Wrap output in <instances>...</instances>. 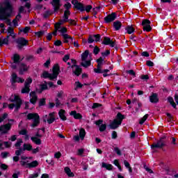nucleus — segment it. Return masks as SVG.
I'll return each instance as SVG.
<instances>
[{
    "label": "nucleus",
    "mask_w": 178,
    "mask_h": 178,
    "mask_svg": "<svg viewBox=\"0 0 178 178\" xmlns=\"http://www.w3.org/2000/svg\"><path fill=\"white\" fill-rule=\"evenodd\" d=\"M112 40H111V38L109 37H104V40L102 42V44L103 45H109V44H111V41Z\"/></svg>",
    "instance_id": "31"
},
{
    "label": "nucleus",
    "mask_w": 178,
    "mask_h": 178,
    "mask_svg": "<svg viewBox=\"0 0 178 178\" xmlns=\"http://www.w3.org/2000/svg\"><path fill=\"white\" fill-rule=\"evenodd\" d=\"M51 15H52L51 13V11L49 10H47L44 12V13L43 14V17L44 19H48L49 17V16H51Z\"/></svg>",
    "instance_id": "50"
},
{
    "label": "nucleus",
    "mask_w": 178,
    "mask_h": 178,
    "mask_svg": "<svg viewBox=\"0 0 178 178\" xmlns=\"http://www.w3.org/2000/svg\"><path fill=\"white\" fill-rule=\"evenodd\" d=\"M49 118H48L47 120L44 118L43 122L47 123V122L49 124H52V123H54V122L56 120V118H55V112L49 113Z\"/></svg>",
    "instance_id": "16"
},
{
    "label": "nucleus",
    "mask_w": 178,
    "mask_h": 178,
    "mask_svg": "<svg viewBox=\"0 0 178 178\" xmlns=\"http://www.w3.org/2000/svg\"><path fill=\"white\" fill-rule=\"evenodd\" d=\"M29 101L31 104L35 105V104H37V101H38V97H31Z\"/></svg>",
    "instance_id": "54"
},
{
    "label": "nucleus",
    "mask_w": 178,
    "mask_h": 178,
    "mask_svg": "<svg viewBox=\"0 0 178 178\" xmlns=\"http://www.w3.org/2000/svg\"><path fill=\"white\" fill-rule=\"evenodd\" d=\"M26 60H27V62H30V60H34V56L33 55L26 56Z\"/></svg>",
    "instance_id": "62"
},
{
    "label": "nucleus",
    "mask_w": 178,
    "mask_h": 178,
    "mask_svg": "<svg viewBox=\"0 0 178 178\" xmlns=\"http://www.w3.org/2000/svg\"><path fill=\"white\" fill-rule=\"evenodd\" d=\"M168 101L170 103V104L174 108V109H177V105L175 102V100L173 99V97H168Z\"/></svg>",
    "instance_id": "26"
},
{
    "label": "nucleus",
    "mask_w": 178,
    "mask_h": 178,
    "mask_svg": "<svg viewBox=\"0 0 178 178\" xmlns=\"http://www.w3.org/2000/svg\"><path fill=\"white\" fill-rule=\"evenodd\" d=\"M109 55H111L110 50H106L104 52H102V56H103L104 58L109 56Z\"/></svg>",
    "instance_id": "56"
},
{
    "label": "nucleus",
    "mask_w": 178,
    "mask_h": 178,
    "mask_svg": "<svg viewBox=\"0 0 178 178\" xmlns=\"http://www.w3.org/2000/svg\"><path fill=\"white\" fill-rule=\"evenodd\" d=\"M90 54V51L86 50L82 54H81V60L84 61L87 58H88V55Z\"/></svg>",
    "instance_id": "32"
},
{
    "label": "nucleus",
    "mask_w": 178,
    "mask_h": 178,
    "mask_svg": "<svg viewBox=\"0 0 178 178\" xmlns=\"http://www.w3.org/2000/svg\"><path fill=\"white\" fill-rule=\"evenodd\" d=\"M31 30V28L30 26H26L24 29L19 28V31L20 33H23L24 34H27Z\"/></svg>",
    "instance_id": "30"
},
{
    "label": "nucleus",
    "mask_w": 178,
    "mask_h": 178,
    "mask_svg": "<svg viewBox=\"0 0 178 178\" xmlns=\"http://www.w3.org/2000/svg\"><path fill=\"white\" fill-rule=\"evenodd\" d=\"M113 27L115 31H119L122 29V22L116 20L113 23Z\"/></svg>",
    "instance_id": "20"
},
{
    "label": "nucleus",
    "mask_w": 178,
    "mask_h": 178,
    "mask_svg": "<svg viewBox=\"0 0 178 178\" xmlns=\"http://www.w3.org/2000/svg\"><path fill=\"white\" fill-rule=\"evenodd\" d=\"M124 119H126L124 115L122 114L120 112L118 113L116 119H114L113 122L109 124L110 129L111 130H116V129H118V127L122 124Z\"/></svg>",
    "instance_id": "3"
},
{
    "label": "nucleus",
    "mask_w": 178,
    "mask_h": 178,
    "mask_svg": "<svg viewBox=\"0 0 178 178\" xmlns=\"http://www.w3.org/2000/svg\"><path fill=\"white\" fill-rule=\"evenodd\" d=\"M71 61L72 63V65H71V68L74 69V67H76V66H79L77 65V60H76L74 59H72Z\"/></svg>",
    "instance_id": "58"
},
{
    "label": "nucleus",
    "mask_w": 178,
    "mask_h": 178,
    "mask_svg": "<svg viewBox=\"0 0 178 178\" xmlns=\"http://www.w3.org/2000/svg\"><path fill=\"white\" fill-rule=\"evenodd\" d=\"M116 19V13H112L104 17V23L108 24V23H112Z\"/></svg>",
    "instance_id": "15"
},
{
    "label": "nucleus",
    "mask_w": 178,
    "mask_h": 178,
    "mask_svg": "<svg viewBox=\"0 0 178 178\" xmlns=\"http://www.w3.org/2000/svg\"><path fill=\"white\" fill-rule=\"evenodd\" d=\"M29 1L30 0H20L21 2H25L24 6H21L19 8L18 10V13H19V15H22V13H23V12H24V8H26V9H31V3L29 2Z\"/></svg>",
    "instance_id": "12"
},
{
    "label": "nucleus",
    "mask_w": 178,
    "mask_h": 178,
    "mask_svg": "<svg viewBox=\"0 0 178 178\" xmlns=\"http://www.w3.org/2000/svg\"><path fill=\"white\" fill-rule=\"evenodd\" d=\"M127 73L128 74H130L131 76H134V77H136V72H134V70H129L127 71Z\"/></svg>",
    "instance_id": "64"
},
{
    "label": "nucleus",
    "mask_w": 178,
    "mask_h": 178,
    "mask_svg": "<svg viewBox=\"0 0 178 178\" xmlns=\"http://www.w3.org/2000/svg\"><path fill=\"white\" fill-rule=\"evenodd\" d=\"M31 83H33V79H31V77H29L26 79L24 86L30 88V84H31Z\"/></svg>",
    "instance_id": "38"
},
{
    "label": "nucleus",
    "mask_w": 178,
    "mask_h": 178,
    "mask_svg": "<svg viewBox=\"0 0 178 178\" xmlns=\"http://www.w3.org/2000/svg\"><path fill=\"white\" fill-rule=\"evenodd\" d=\"M21 92L22 94H29V92H30V88L24 86V87L22 89Z\"/></svg>",
    "instance_id": "39"
},
{
    "label": "nucleus",
    "mask_w": 178,
    "mask_h": 178,
    "mask_svg": "<svg viewBox=\"0 0 178 178\" xmlns=\"http://www.w3.org/2000/svg\"><path fill=\"white\" fill-rule=\"evenodd\" d=\"M4 6H0V20H4L8 26H12V22L9 17L13 13V5L10 1L3 2Z\"/></svg>",
    "instance_id": "1"
},
{
    "label": "nucleus",
    "mask_w": 178,
    "mask_h": 178,
    "mask_svg": "<svg viewBox=\"0 0 178 178\" xmlns=\"http://www.w3.org/2000/svg\"><path fill=\"white\" fill-rule=\"evenodd\" d=\"M99 130L101 133H104V131H105V130H106V124H102L99 127Z\"/></svg>",
    "instance_id": "44"
},
{
    "label": "nucleus",
    "mask_w": 178,
    "mask_h": 178,
    "mask_svg": "<svg viewBox=\"0 0 178 178\" xmlns=\"http://www.w3.org/2000/svg\"><path fill=\"white\" fill-rule=\"evenodd\" d=\"M62 37L64 40L63 42H65V44H67L69 42V38H70V35H69L68 34H62Z\"/></svg>",
    "instance_id": "35"
},
{
    "label": "nucleus",
    "mask_w": 178,
    "mask_h": 178,
    "mask_svg": "<svg viewBox=\"0 0 178 178\" xmlns=\"http://www.w3.org/2000/svg\"><path fill=\"white\" fill-rule=\"evenodd\" d=\"M100 51H101V49H99V47H98V46H95L93 49L94 55H98V54H99Z\"/></svg>",
    "instance_id": "47"
},
{
    "label": "nucleus",
    "mask_w": 178,
    "mask_h": 178,
    "mask_svg": "<svg viewBox=\"0 0 178 178\" xmlns=\"http://www.w3.org/2000/svg\"><path fill=\"white\" fill-rule=\"evenodd\" d=\"M166 136H163L157 141V143H154L151 145V149H154L155 148H159L160 149H163V151H165L163 149V147H166Z\"/></svg>",
    "instance_id": "5"
},
{
    "label": "nucleus",
    "mask_w": 178,
    "mask_h": 178,
    "mask_svg": "<svg viewBox=\"0 0 178 178\" xmlns=\"http://www.w3.org/2000/svg\"><path fill=\"white\" fill-rule=\"evenodd\" d=\"M49 76H51V74L48 72L47 71L43 72L41 77H43V79H49Z\"/></svg>",
    "instance_id": "46"
},
{
    "label": "nucleus",
    "mask_w": 178,
    "mask_h": 178,
    "mask_svg": "<svg viewBox=\"0 0 178 178\" xmlns=\"http://www.w3.org/2000/svg\"><path fill=\"white\" fill-rule=\"evenodd\" d=\"M149 102L152 104H158L159 102V97L157 93L152 92L149 97Z\"/></svg>",
    "instance_id": "17"
},
{
    "label": "nucleus",
    "mask_w": 178,
    "mask_h": 178,
    "mask_svg": "<svg viewBox=\"0 0 178 178\" xmlns=\"http://www.w3.org/2000/svg\"><path fill=\"white\" fill-rule=\"evenodd\" d=\"M93 38H95V42H101L102 41L101 35L99 34L93 35Z\"/></svg>",
    "instance_id": "42"
},
{
    "label": "nucleus",
    "mask_w": 178,
    "mask_h": 178,
    "mask_svg": "<svg viewBox=\"0 0 178 178\" xmlns=\"http://www.w3.org/2000/svg\"><path fill=\"white\" fill-rule=\"evenodd\" d=\"M22 149L23 151H33V145L29 143H24Z\"/></svg>",
    "instance_id": "25"
},
{
    "label": "nucleus",
    "mask_w": 178,
    "mask_h": 178,
    "mask_svg": "<svg viewBox=\"0 0 178 178\" xmlns=\"http://www.w3.org/2000/svg\"><path fill=\"white\" fill-rule=\"evenodd\" d=\"M114 152H115V154H117L118 156H122V150H120L119 147H114Z\"/></svg>",
    "instance_id": "45"
},
{
    "label": "nucleus",
    "mask_w": 178,
    "mask_h": 178,
    "mask_svg": "<svg viewBox=\"0 0 178 178\" xmlns=\"http://www.w3.org/2000/svg\"><path fill=\"white\" fill-rule=\"evenodd\" d=\"M22 143H23V140L22 138L18 139L16 143L15 144V147H16L17 148H19L22 145Z\"/></svg>",
    "instance_id": "49"
},
{
    "label": "nucleus",
    "mask_w": 178,
    "mask_h": 178,
    "mask_svg": "<svg viewBox=\"0 0 178 178\" xmlns=\"http://www.w3.org/2000/svg\"><path fill=\"white\" fill-rule=\"evenodd\" d=\"M47 104V99L45 98H42L39 101V106H45Z\"/></svg>",
    "instance_id": "40"
},
{
    "label": "nucleus",
    "mask_w": 178,
    "mask_h": 178,
    "mask_svg": "<svg viewBox=\"0 0 178 178\" xmlns=\"http://www.w3.org/2000/svg\"><path fill=\"white\" fill-rule=\"evenodd\" d=\"M148 116H149L148 114H145L139 121V124H144L145 123V121L148 119Z\"/></svg>",
    "instance_id": "36"
},
{
    "label": "nucleus",
    "mask_w": 178,
    "mask_h": 178,
    "mask_svg": "<svg viewBox=\"0 0 178 178\" xmlns=\"http://www.w3.org/2000/svg\"><path fill=\"white\" fill-rule=\"evenodd\" d=\"M64 171L65 172L67 176L68 177H74V173L72 172V170H70V168L69 167H65L64 168Z\"/></svg>",
    "instance_id": "24"
},
{
    "label": "nucleus",
    "mask_w": 178,
    "mask_h": 178,
    "mask_svg": "<svg viewBox=\"0 0 178 178\" xmlns=\"http://www.w3.org/2000/svg\"><path fill=\"white\" fill-rule=\"evenodd\" d=\"M12 129V123H7L5 124H2L0 126V133L1 136H3V134H8L9 131H10V129Z\"/></svg>",
    "instance_id": "7"
},
{
    "label": "nucleus",
    "mask_w": 178,
    "mask_h": 178,
    "mask_svg": "<svg viewBox=\"0 0 178 178\" xmlns=\"http://www.w3.org/2000/svg\"><path fill=\"white\" fill-rule=\"evenodd\" d=\"M70 116H73L74 119H76V120H81L83 119V115H81L80 114V113H77V111H72L70 113Z\"/></svg>",
    "instance_id": "19"
},
{
    "label": "nucleus",
    "mask_w": 178,
    "mask_h": 178,
    "mask_svg": "<svg viewBox=\"0 0 178 178\" xmlns=\"http://www.w3.org/2000/svg\"><path fill=\"white\" fill-rule=\"evenodd\" d=\"M31 140L32 141V143H34V144H35L36 145H41V144L42 143V141L41 140V139L40 138H37V137H31Z\"/></svg>",
    "instance_id": "22"
},
{
    "label": "nucleus",
    "mask_w": 178,
    "mask_h": 178,
    "mask_svg": "<svg viewBox=\"0 0 178 178\" xmlns=\"http://www.w3.org/2000/svg\"><path fill=\"white\" fill-rule=\"evenodd\" d=\"M10 81L12 86H13L15 83H24V79L23 78L17 77V74L16 73H13L12 78Z\"/></svg>",
    "instance_id": "14"
},
{
    "label": "nucleus",
    "mask_w": 178,
    "mask_h": 178,
    "mask_svg": "<svg viewBox=\"0 0 178 178\" xmlns=\"http://www.w3.org/2000/svg\"><path fill=\"white\" fill-rule=\"evenodd\" d=\"M146 65L149 67H153V66L154 65V62H152V60H146Z\"/></svg>",
    "instance_id": "61"
},
{
    "label": "nucleus",
    "mask_w": 178,
    "mask_h": 178,
    "mask_svg": "<svg viewBox=\"0 0 178 178\" xmlns=\"http://www.w3.org/2000/svg\"><path fill=\"white\" fill-rule=\"evenodd\" d=\"M70 16V10H65L64 11V15L63 16V18L65 17H69Z\"/></svg>",
    "instance_id": "63"
},
{
    "label": "nucleus",
    "mask_w": 178,
    "mask_h": 178,
    "mask_svg": "<svg viewBox=\"0 0 178 178\" xmlns=\"http://www.w3.org/2000/svg\"><path fill=\"white\" fill-rule=\"evenodd\" d=\"M125 30L127 31V34H133L134 31H136V29L133 27V26H127L125 28Z\"/></svg>",
    "instance_id": "29"
},
{
    "label": "nucleus",
    "mask_w": 178,
    "mask_h": 178,
    "mask_svg": "<svg viewBox=\"0 0 178 178\" xmlns=\"http://www.w3.org/2000/svg\"><path fill=\"white\" fill-rule=\"evenodd\" d=\"M23 148L19 147V149L15 151V155L17 156H20V155H22V153L23 152Z\"/></svg>",
    "instance_id": "55"
},
{
    "label": "nucleus",
    "mask_w": 178,
    "mask_h": 178,
    "mask_svg": "<svg viewBox=\"0 0 178 178\" xmlns=\"http://www.w3.org/2000/svg\"><path fill=\"white\" fill-rule=\"evenodd\" d=\"M75 84H76V88H74V90H77V88H83V84H81L80 81H76Z\"/></svg>",
    "instance_id": "59"
},
{
    "label": "nucleus",
    "mask_w": 178,
    "mask_h": 178,
    "mask_svg": "<svg viewBox=\"0 0 178 178\" xmlns=\"http://www.w3.org/2000/svg\"><path fill=\"white\" fill-rule=\"evenodd\" d=\"M95 39H94V35H90L88 38V44H92V42H94Z\"/></svg>",
    "instance_id": "52"
},
{
    "label": "nucleus",
    "mask_w": 178,
    "mask_h": 178,
    "mask_svg": "<svg viewBox=\"0 0 178 178\" xmlns=\"http://www.w3.org/2000/svg\"><path fill=\"white\" fill-rule=\"evenodd\" d=\"M50 3L54 8V13H58L60 9V7L62 6L60 0H52Z\"/></svg>",
    "instance_id": "11"
},
{
    "label": "nucleus",
    "mask_w": 178,
    "mask_h": 178,
    "mask_svg": "<svg viewBox=\"0 0 178 178\" xmlns=\"http://www.w3.org/2000/svg\"><path fill=\"white\" fill-rule=\"evenodd\" d=\"M142 26H143V31L149 33V31L152 30V27H151V21L149 19H143L142 22Z\"/></svg>",
    "instance_id": "13"
},
{
    "label": "nucleus",
    "mask_w": 178,
    "mask_h": 178,
    "mask_svg": "<svg viewBox=\"0 0 178 178\" xmlns=\"http://www.w3.org/2000/svg\"><path fill=\"white\" fill-rule=\"evenodd\" d=\"M7 31L10 35L15 34V29L12 26H8Z\"/></svg>",
    "instance_id": "53"
},
{
    "label": "nucleus",
    "mask_w": 178,
    "mask_h": 178,
    "mask_svg": "<svg viewBox=\"0 0 178 178\" xmlns=\"http://www.w3.org/2000/svg\"><path fill=\"white\" fill-rule=\"evenodd\" d=\"M47 84H48L47 81H45L43 84H40V92H42V91H45V90H48V86Z\"/></svg>",
    "instance_id": "37"
},
{
    "label": "nucleus",
    "mask_w": 178,
    "mask_h": 178,
    "mask_svg": "<svg viewBox=\"0 0 178 178\" xmlns=\"http://www.w3.org/2000/svg\"><path fill=\"white\" fill-rule=\"evenodd\" d=\"M59 70H60L59 65L53 67V73H54V74H58V76H59Z\"/></svg>",
    "instance_id": "41"
},
{
    "label": "nucleus",
    "mask_w": 178,
    "mask_h": 178,
    "mask_svg": "<svg viewBox=\"0 0 178 178\" xmlns=\"http://www.w3.org/2000/svg\"><path fill=\"white\" fill-rule=\"evenodd\" d=\"M74 68L72 69V73L73 74H74L75 76H76L77 77H79V76H80V74H81V73H83V68L80 67V66L77 65L76 67H74Z\"/></svg>",
    "instance_id": "18"
},
{
    "label": "nucleus",
    "mask_w": 178,
    "mask_h": 178,
    "mask_svg": "<svg viewBox=\"0 0 178 178\" xmlns=\"http://www.w3.org/2000/svg\"><path fill=\"white\" fill-rule=\"evenodd\" d=\"M96 62L97 63V68H95L94 72L97 74L102 73V72H101V70L102 69V65H104L105 60L102 57H99L98 59L96 60Z\"/></svg>",
    "instance_id": "10"
},
{
    "label": "nucleus",
    "mask_w": 178,
    "mask_h": 178,
    "mask_svg": "<svg viewBox=\"0 0 178 178\" xmlns=\"http://www.w3.org/2000/svg\"><path fill=\"white\" fill-rule=\"evenodd\" d=\"M10 102H15V112H17L20 108H22V105H23V100H22V98H20V96L19 95H14V99H9Z\"/></svg>",
    "instance_id": "6"
},
{
    "label": "nucleus",
    "mask_w": 178,
    "mask_h": 178,
    "mask_svg": "<svg viewBox=\"0 0 178 178\" xmlns=\"http://www.w3.org/2000/svg\"><path fill=\"white\" fill-rule=\"evenodd\" d=\"M79 137L81 140H84V137H86V129L81 128L79 131Z\"/></svg>",
    "instance_id": "33"
},
{
    "label": "nucleus",
    "mask_w": 178,
    "mask_h": 178,
    "mask_svg": "<svg viewBox=\"0 0 178 178\" xmlns=\"http://www.w3.org/2000/svg\"><path fill=\"white\" fill-rule=\"evenodd\" d=\"M84 63H81V66L83 67H88V66H91V61L90 60H84Z\"/></svg>",
    "instance_id": "34"
},
{
    "label": "nucleus",
    "mask_w": 178,
    "mask_h": 178,
    "mask_svg": "<svg viewBox=\"0 0 178 178\" xmlns=\"http://www.w3.org/2000/svg\"><path fill=\"white\" fill-rule=\"evenodd\" d=\"M44 33H45V31H40L35 32V35H37L38 38H40V37H42V35H44Z\"/></svg>",
    "instance_id": "51"
},
{
    "label": "nucleus",
    "mask_w": 178,
    "mask_h": 178,
    "mask_svg": "<svg viewBox=\"0 0 178 178\" xmlns=\"http://www.w3.org/2000/svg\"><path fill=\"white\" fill-rule=\"evenodd\" d=\"M60 26H62L61 22L56 23V24L54 25L55 30H57L59 31V30H60V29H62Z\"/></svg>",
    "instance_id": "48"
},
{
    "label": "nucleus",
    "mask_w": 178,
    "mask_h": 178,
    "mask_svg": "<svg viewBox=\"0 0 178 178\" xmlns=\"http://www.w3.org/2000/svg\"><path fill=\"white\" fill-rule=\"evenodd\" d=\"M58 31L62 34H67L66 33H67V29L66 27H62L60 30H58Z\"/></svg>",
    "instance_id": "60"
},
{
    "label": "nucleus",
    "mask_w": 178,
    "mask_h": 178,
    "mask_svg": "<svg viewBox=\"0 0 178 178\" xmlns=\"http://www.w3.org/2000/svg\"><path fill=\"white\" fill-rule=\"evenodd\" d=\"M14 63H20V55L15 54L13 57Z\"/></svg>",
    "instance_id": "28"
},
{
    "label": "nucleus",
    "mask_w": 178,
    "mask_h": 178,
    "mask_svg": "<svg viewBox=\"0 0 178 178\" xmlns=\"http://www.w3.org/2000/svg\"><path fill=\"white\" fill-rule=\"evenodd\" d=\"M71 3L73 4V8L74 10H79L81 13H83V12H86V13H90V12H91V9H92V6L91 5L86 6L84 5V3L81 2H79L78 0H72L71 1Z\"/></svg>",
    "instance_id": "2"
},
{
    "label": "nucleus",
    "mask_w": 178,
    "mask_h": 178,
    "mask_svg": "<svg viewBox=\"0 0 178 178\" xmlns=\"http://www.w3.org/2000/svg\"><path fill=\"white\" fill-rule=\"evenodd\" d=\"M102 168H104L106 170H113V165L112 164H108L106 163H102Z\"/></svg>",
    "instance_id": "27"
},
{
    "label": "nucleus",
    "mask_w": 178,
    "mask_h": 178,
    "mask_svg": "<svg viewBox=\"0 0 178 178\" xmlns=\"http://www.w3.org/2000/svg\"><path fill=\"white\" fill-rule=\"evenodd\" d=\"M66 111L63 110V109H60L58 111V116L60 118V119L61 120H63V122H65V120H67V118L66 117Z\"/></svg>",
    "instance_id": "21"
},
{
    "label": "nucleus",
    "mask_w": 178,
    "mask_h": 178,
    "mask_svg": "<svg viewBox=\"0 0 178 178\" xmlns=\"http://www.w3.org/2000/svg\"><path fill=\"white\" fill-rule=\"evenodd\" d=\"M26 118L28 120H33V123L31 124V127L35 128L40 124V115L37 113H30L27 115Z\"/></svg>",
    "instance_id": "4"
},
{
    "label": "nucleus",
    "mask_w": 178,
    "mask_h": 178,
    "mask_svg": "<svg viewBox=\"0 0 178 178\" xmlns=\"http://www.w3.org/2000/svg\"><path fill=\"white\" fill-rule=\"evenodd\" d=\"M19 162L22 166H26V168H27L28 169H33V168H37V166L40 165L37 160H35L31 163H27V161H20Z\"/></svg>",
    "instance_id": "8"
},
{
    "label": "nucleus",
    "mask_w": 178,
    "mask_h": 178,
    "mask_svg": "<svg viewBox=\"0 0 178 178\" xmlns=\"http://www.w3.org/2000/svg\"><path fill=\"white\" fill-rule=\"evenodd\" d=\"M16 43L17 44V48L20 50L23 49V47H27L29 40H26L24 38H19L17 40Z\"/></svg>",
    "instance_id": "9"
},
{
    "label": "nucleus",
    "mask_w": 178,
    "mask_h": 178,
    "mask_svg": "<svg viewBox=\"0 0 178 178\" xmlns=\"http://www.w3.org/2000/svg\"><path fill=\"white\" fill-rule=\"evenodd\" d=\"M27 70H29L27 65L25 63H22L19 68V74H24V72H27Z\"/></svg>",
    "instance_id": "23"
},
{
    "label": "nucleus",
    "mask_w": 178,
    "mask_h": 178,
    "mask_svg": "<svg viewBox=\"0 0 178 178\" xmlns=\"http://www.w3.org/2000/svg\"><path fill=\"white\" fill-rule=\"evenodd\" d=\"M49 79L51 81H54L55 79H58V74L52 73L49 75Z\"/></svg>",
    "instance_id": "43"
},
{
    "label": "nucleus",
    "mask_w": 178,
    "mask_h": 178,
    "mask_svg": "<svg viewBox=\"0 0 178 178\" xmlns=\"http://www.w3.org/2000/svg\"><path fill=\"white\" fill-rule=\"evenodd\" d=\"M111 138L112 140H116V138H118V132H116V131H113L111 134Z\"/></svg>",
    "instance_id": "57"
}]
</instances>
